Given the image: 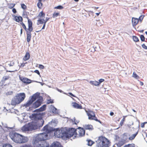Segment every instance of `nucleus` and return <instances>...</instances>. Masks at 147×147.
<instances>
[{
  "mask_svg": "<svg viewBox=\"0 0 147 147\" xmlns=\"http://www.w3.org/2000/svg\"><path fill=\"white\" fill-rule=\"evenodd\" d=\"M47 22L44 19H43V23H44V24L45 25Z\"/></svg>",
  "mask_w": 147,
  "mask_h": 147,
  "instance_id": "59",
  "label": "nucleus"
},
{
  "mask_svg": "<svg viewBox=\"0 0 147 147\" xmlns=\"http://www.w3.org/2000/svg\"><path fill=\"white\" fill-rule=\"evenodd\" d=\"M18 100H20V102L22 101L25 97V94L24 93H20L18 94L17 96H16Z\"/></svg>",
  "mask_w": 147,
  "mask_h": 147,
  "instance_id": "10",
  "label": "nucleus"
},
{
  "mask_svg": "<svg viewBox=\"0 0 147 147\" xmlns=\"http://www.w3.org/2000/svg\"><path fill=\"white\" fill-rule=\"evenodd\" d=\"M14 64V63H11L10 64H9V65L10 66H12Z\"/></svg>",
  "mask_w": 147,
  "mask_h": 147,
  "instance_id": "56",
  "label": "nucleus"
},
{
  "mask_svg": "<svg viewBox=\"0 0 147 147\" xmlns=\"http://www.w3.org/2000/svg\"><path fill=\"white\" fill-rule=\"evenodd\" d=\"M125 146H127V147H134L135 145L134 144H128L127 145H125Z\"/></svg>",
  "mask_w": 147,
  "mask_h": 147,
  "instance_id": "40",
  "label": "nucleus"
},
{
  "mask_svg": "<svg viewBox=\"0 0 147 147\" xmlns=\"http://www.w3.org/2000/svg\"><path fill=\"white\" fill-rule=\"evenodd\" d=\"M85 128L86 129H92V126L91 125H87L85 126Z\"/></svg>",
  "mask_w": 147,
  "mask_h": 147,
  "instance_id": "29",
  "label": "nucleus"
},
{
  "mask_svg": "<svg viewBox=\"0 0 147 147\" xmlns=\"http://www.w3.org/2000/svg\"><path fill=\"white\" fill-rule=\"evenodd\" d=\"M9 136L13 141L17 143H24L28 140V139L27 137L23 136L16 132L10 133Z\"/></svg>",
  "mask_w": 147,
  "mask_h": 147,
  "instance_id": "3",
  "label": "nucleus"
},
{
  "mask_svg": "<svg viewBox=\"0 0 147 147\" xmlns=\"http://www.w3.org/2000/svg\"><path fill=\"white\" fill-rule=\"evenodd\" d=\"M88 119H91V118L95 116V113L92 111H90L89 113H88Z\"/></svg>",
  "mask_w": 147,
  "mask_h": 147,
  "instance_id": "21",
  "label": "nucleus"
},
{
  "mask_svg": "<svg viewBox=\"0 0 147 147\" xmlns=\"http://www.w3.org/2000/svg\"><path fill=\"white\" fill-rule=\"evenodd\" d=\"M45 25L43 24L42 27L41 29V30L44 29H45Z\"/></svg>",
  "mask_w": 147,
  "mask_h": 147,
  "instance_id": "60",
  "label": "nucleus"
},
{
  "mask_svg": "<svg viewBox=\"0 0 147 147\" xmlns=\"http://www.w3.org/2000/svg\"><path fill=\"white\" fill-rule=\"evenodd\" d=\"M110 114L111 116H113L114 115V113L113 112H111L110 113Z\"/></svg>",
  "mask_w": 147,
  "mask_h": 147,
  "instance_id": "61",
  "label": "nucleus"
},
{
  "mask_svg": "<svg viewBox=\"0 0 147 147\" xmlns=\"http://www.w3.org/2000/svg\"><path fill=\"white\" fill-rule=\"evenodd\" d=\"M34 72L37 73L39 75L40 74L39 71L38 70H36L34 71Z\"/></svg>",
  "mask_w": 147,
  "mask_h": 147,
  "instance_id": "53",
  "label": "nucleus"
},
{
  "mask_svg": "<svg viewBox=\"0 0 147 147\" xmlns=\"http://www.w3.org/2000/svg\"><path fill=\"white\" fill-rule=\"evenodd\" d=\"M69 94L71 96H73V97H75V96L73 94H72L71 93V92H69Z\"/></svg>",
  "mask_w": 147,
  "mask_h": 147,
  "instance_id": "58",
  "label": "nucleus"
},
{
  "mask_svg": "<svg viewBox=\"0 0 147 147\" xmlns=\"http://www.w3.org/2000/svg\"><path fill=\"white\" fill-rule=\"evenodd\" d=\"M53 130H51L50 132H51L52 131H55L54 132V134L56 137L57 138H66V136H67L66 133V128H62L60 129L57 128L56 129H55L54 128H53Z\"/></svg>",
  "mask_w": 147,
  "mask_h": 147,
  "instance_id": "5",
  "label": "nucleus"
},
{
  "mask_svg": "<svg viewBox=\"0 0 147 147\" xmlns=\"http://www.w3.org/2000/svg\"><path fill=\"white\" fill-rule=\"evenodd\" d=\"M39 68L41 69H43L44 68V66L42 65H39Z\"/></svg>",
  "mask_w": 147,
  "mask_h": 147,
  "instance_id": "52",
  "label": "nucleus"
},
{
  "mask_svg": "<svg viewBox=\"0 0 147 147\" xmlns=\"http://www.w3.org/2000/svg\"><path fill=\"white\" fill-rule=\"evenodd\" d=\"M103 22L102 21H101V22H100V20H99L97 21V22L96 23V24L98 25V26H100L101 25H102Z\"/></svg>",
  "mask_w": 147,
  "mask_h": 147,
  "instance_id": "37",
  "label": "nucleus"
},
{
  "mask_svg": "<svg viewBox=\"0 0 147 147\" xmlns=\"http://www.w3.org/2000/svg\"><path fill=\"white\" fill-rule=\"evenodd\" d=\"M97 147H109V140L103 136L99 137L96 141Z\"/></svg>",
  "mask_w": 147,
  "mask_h": 147,
  "instance_id": "4",
  "label": "nucleus"
},
{
  "mask_svg": "<svg viewBox=\"0 0 147 147\" xmlns=\"http://www.w3.org/2000/svg\"><path fill=\"white\" fill-rule=\"evenodd\" d=\"M22 33V28H21L20 30V34H21V35Z\"/></svg>",
  "mask_w": 147,
  "mask_h": 147,
  "instance_id": "64",
  "label": "nucleus"
},
{
  "mask_svg": "<svg viewBox=\"0 0 147 147\" xmlns=\"http://www.w3.org/2000/svg\"><path fill=\"white\" fill-rule=\"evenodd\" d=\"M128 138L127 134L126 133H124L123 134L121 139L125 142L127 140Z\"/></svg>",
  "mask_w": 147,
  "mask_h": 147,
  "instance_id": "22",
  "label": "nucleus"
},
{
  "mask_svg": "<svg viewBox=\"0 0 147 147\" xmlns=\"http://www.w3.org/2000/svg\"><path fill=\"white\" fill-rule=\"evenodd\" d=\"M140 84L141 86H143V83L142 82H140Z\"/></svg>",
  "mask_w": 147,
  "mask_h": 147,
  "instance_id": "62",
  "label": "nucleus"
},
{
  "mask_svg": "<svg viewBox=\"0 0 147 147\" xmlns=\"http://www.w3.org/2000/svg\"><path fill=\"white\" fill-rule=\"evenodd\" d=\"M144 17V16L141 15L139 18V20L140 21H142Z\"/></svg>",
  "mask_w": 147,
  "mask_h": 147,
  "instance_id": "47",
  "label": "nucleus"
},
{
  "mask_svg": "<svg viewBox=\"0 0 147 147\" xmlns=\"http://www.w3.org/2000/svg\"><path fill=\"white\" fill-rule=\"evenodd\" d=\"M19 101L17 98V97L15 96L11 100V105H16L17 104H19L20 103Z\"/></svg>",
  "mask_w": 147,
  "mask_h": 147,
  "instance_id": "12",
  "label": "nucleus"
},
{
  "mask_svg": "<svg viewBox=\"0 0 147 147\" xmlns=\"http://www.w3.org/2000/svg\"><path fill=\"white\" fill-rule=\"evenodd\" d=\"M71 120L72 121L73 123L75 124L76 125L77 124V123L79 122V120H76V121L75 117L73 119H71Z\"/></svg>",
  "mask_w": 147,
  "mask_h": 147,
  "instance_id": "30",
  "label": "nucleus"
},
{
  "mask_svg": "<svg viewBox=\"0 0 147 147\" xmlns=\"http://www.w3.org/2000/svg\"><path fill=\"white\" fill-rule=\"evenodd\" d=\"M20 24L22 26L23 28L25 30L26 32H27V31H28V29H27L26 28L25 25L22 22Z\"/></svg>",
  "mask_w": 147,
  "mask_h": 147,
  "instance_id": "33",
  "label": "nucleus"
},
{
  "mask_svg": "<svg viewBox=\"0 0 147 147\" xmlns=\"http://www.w3.org/2000/svg\"><path fill=\"white\" fill-rule=\"evenodd\" d=\"M13 92L12 91H9L7 92L6 93V94L7 95H11L13 94Z\"/></svg>",
  "mask_w": 147,
  "mask_h": 147,
  "instance_id": "42",
  "label": "nucleus"
},
{
  "mask_svg": "<svg viewBox=\"0 0 147 147\" xmlns=\"http://www.w3.org/2000/svg\"><path fill=\"white\" fill-rule=\"evenodd\" d=\"M147 123V122H146L142 123L141 124V127H142V128L144 127V125H145V124Z\"/></svg>",
  "mask_w": 147,
  "mask_h": 147,
  "instance_id": "49",
  "label": "nucleus"
},
{
  "mask_svg": "<svg viewBox=\"0 0 147 147\" xmlns=\"http://www.w3.org/2000/svg\"><path fill=\"white\" fill-rule=\"evenodd\" d=\"M30 55L29 53L28 52H27L24 57L23 59L24 60L26 61L28 60L30 58Z\"/></svg>",
  "mask_w": 147,
  "mask_h": 147,
  "instance_id": "23",
  "label": "nucleus"
},
{
  "mask_svg": "<svg viewBox=\"0 0 147 147\" xmlns=\"http://www.w3.org/2000/svg\"><path fill=\"white\" fill-rule=\"evenodd\" d=\"M87 144L89 146H91L94 143V142L90 140H87Z\"/></svg>",
  "mask_w": 147,
  "mask_h": 147,
  "instance_id": "28",
  "label": "nucleus"
},
{
  "mask_svg": "<svg viewBox=\"0 0 147 147\" xmlns=\"http://www.w3.org/2000/svg\"><path fill=\"white\" fill-rule=\"evenodd\" d=\"M90 82L92 85H94L96 86H98L99 85L98 82L96 81H90Z\"/></svg>",
  "mask_w": 147,
  "mask_h": 147,
  "instance_id": "26",
  "label": "nucleus"
},
{
  "mask_svg": "<svg viewBox=\"0 0 147 147\" xmlns=\"http://www.w3.org/2000/svg\"><path fill=\"white\" fill-rule=\"evenodd\" d=\"M56 89L59 92H62L63 93V91H62V90H60L59 89H58V88H56Z\"/></svg>",
  "mask_w": 147,
  "mask_h": 147,
  "instance_id": "55",
  "label": "nucleus"
},
{
  "mask_svg": "<svg viewBox=\"0 0 147 147\" xmlns=\"http://www.w3.org/2000/svg\"><path fill=\"white\" fill-rule=\"evenodd\" d=\"M44 115L43 113L42 112L32 114L31 117L35 120H36V121H32L25 125L22 127V130L23 131H30L39 129L44 123V120L42 118Z\"/></svg>",
  "mask_w": 147,
  "mask_h": 147,
  "instance_id": "2",
  "label": "nucleus"
},
{
  "mask_svg": "<svg viewBox=\"0 0 147 147\" xmlns=\"http://www.w3.org/2000/svg\"><path fill=\"white\" fill-rule=\"evenodd\" d=\"M53 103V100H52L51 99L48 100L47 102V103L48 104H49L50 103Z\"/></svg>",
  "mask_w": 147,
  "mask_h": 147,
  "instance_id": "46",
  "label": "nucleus"
},
{
  "mask_svg": "<svg viewBox=\"0 0 147 147\" xmlns=\"http://www.w3.org/2000/svg\"><path fill=\"white\" fill-rule=\"evenodd\" d=\"M3 147H12V146L8 144H5L3 145Z\"/></svg>",
  "mask_w": 147,
  "mask_h": 147,
  "instance_id": "41",
  "label": "nucleus"
},
{
  "mask_svg": "<svg viewBox=\"0 0 147 147\" xmlns=\"http://www.w3.org/2000/svg\"><path fill=\"white\" fill-rule=\"evenodd\" d=\"M28 30L30 32H32L33 30V28L32 27V21L30 19L28 20Z\"/></svg>",
  "mask_w": 147,
  "mask_h": 147,
  "instance_id": "14",
  "label": "nucleus"
},
{
  "mask_svg": "<svg viewBox=\"0 0 147 147\" xmlns=\"http://www.w3.org/2000/svg\"><path fill=\"white\" fill-rule=\"evenodd\" d=\"M138 131L135 134H133L129 138V139L130 140H133L135 138V137L137 136V135L138 134Z\"/></svg>",
  "mask_w": 147,
  "mask_h": 147,
  "instance_id": "25",
  "label": "nucleus"
},
{
  "mask_svg": "<svg viewBox=\"0 0 147 147\" xmlns=\"http://www.w3.org/2000/svg\"><path fill=\"white\" fill-rule=\"evenodd\" d=\"M66 133L67 136H66V138H68L71 137L73 135L76 134V135L78 134L77 131L74 128H71L70 129L67 131L66 129Z\"/></svg>",
  "mask_w": 147,
  "mask_h": 147,
  "instance_id": "7",
  "label": "nucleus"
},
{
  "mask_svg": "<svg viewBox=\"0 0 147 147\" xmlns=\"http://www.w3.org/2000/svg\"><path fill=\"white\" fill-rule=\"evenodd\" d=\"M104 80H104L103 79H99V82H98L99 85L100 84V83H102V82H103V81H104Z\"/></svg>",
  "mask_w": 147,
  "mask_h": 147,
  "instance_id": "50",
  "label": "nucleus"
},
{
  "mask_svg": "<svg viewBox=\"0 0 147 147\" xmlns=\"http://www.w3.org/2000/svg\"><path fill=\"white\" fill-rule=\"evenodd\" d=\"M40 94V93L38 92H36L31 97L30 99L26 103L24 104V106L26 107L29 106L39 97Z\"/></svg>",
  "mask_w": 147,
  "mask_h": 147,
  "instance_id": "6",
  "label": "nucleus"
},
{
  "mask_svg": "<svg viewBox=\"0 0 147 147\" xmlns=\"http://www.w3.org/2000/svg\"><path fill=\"white\" fill-rule=\"evenodd\" d=\"M9 78V77L8 76H4L2 79L1 81L2 82H4L5 80H8Z\"/></svg>",
  "mask_w": 147,
  "mask_h": 147,
  "instance_id": "35",
  "label": "nucleus"
},
{
  "mask_svg": "<svg viewBox=\"0 0 147 147\" xmlns=\"http://www.w3.org/2000/svg\"><path fill=\"white\" fill-rule=\"evenodd\" d=\"M125 142L122 140L119 141L118 143H116L113 147H120L122 146Z\"/></svg>",
  "mask_w": 147,
  "mask_h": 147,
  "instance_id": "15",
  "label": "nucleus"
},
{
  "mask_svg": "<svg viewBox=\"0 0 147 147\" xmlns=\"http://www.w3.org/2000/svg\"><path fill=\"white\" fill-rule=\"evenodd\" d=\"M142 47L144 49H147V46H146L144 44H143L142 45Z\"/></svg>",
  "mask_w": 147,
  "mask_h": 147,
  "instance_id": "51",
  "label": "nucleus"
},
{
  "mask_svg": "<svg viewBox=\"0 0 147 147\" xmlns=\"http://www.w3.org/2000/svg\"><path fill=\"white\" fill-rule=\"evenodd\" d=\"M21 7L24 9H25L26 8V6L24 4H22L21 5Z\"/></svg>",
  "mask_w": 147,
  "mask_h": 147,
  "instance_id": "44",
  "label": "nucleus"
},
{
  "mask_svg": "<svg viewBox=\"0 0 147 147\" xmlns=\"http://www.w3.org/2000/svg\"><path fill=\"white\" fill-rule=\"evenodd\" d=\"M19 78L20 80L24 83L29 84L31 82V80L28 78L21 77L19 76Z\"/></svg>",
  "mask_w": 147,
  "mask_h": 147,
  "instance_id": "11",
  "label": "nucleus"
},
{
  "mask_svg": "<svg viewBox=\"0 0 147 147\" xmlns=\"http://www.w3.org/2000/svg\"><path fill=\"white\" fill-rule=\"evenodd\" d=\"M31 32L27 31L26 32L27 34V42H29L30 40V38L31 37Z\"/></svg>",
  "mask_w": 147,
  "mask_h": 147,
  "instance_id": "20",
  "label": "nucleus"
},
{
  "mask_svg": "<svg viewBox=\"0 0 147 147\" xmlns=\"http://www.w3.org/2000/svg\"><path fill=\"white\" fill-rule=\"evenodd\" d=\"M140 38L142 41H145V38L143 35H141L140 36Z\"/></svg>",
  "mask_w": 147,
  "mask_h": 147,
  "instance_id": "38",
  "label": "nucleus"
},
{
  "mask_svg": "<svg viewBox=\"0 0 147 147\" xmlns=\"http://www.w3.org/2000/svg\"><path fill=\"white\" fill-rule=\"evenodd\" d=\"M72 106L75 108L77 109H81L82 106L76 102H74L72 103Z\"/></svg>",
  "mask_w": 147,
  "mask_h": 147,
  "instance_id": "16",
  "label": "nucleus"
},
{
  "mask_svg": "<svg viewBox=\"0 0 147 147\" xmlns=\"http://www.w3.org/2000/svg\"><path fill=\"white\" fill-rule=\"evenodd\" d=\"M41 1H38V3L37 4V6L39 8H40L42 5V3H41Z\"/></svg>",
  "mask_w": 147,
  "mask_h": 147,
  "instance_id": "34",
  "label": "nucleus"
},
{
  "mask_svg": "<svg viewBox=\"0 0 147 147\" xmlns=\"http://www.w3.org/2000/svg\"><path fill=\"white\" fill-rule=\"evenodd\" d=\"M12 11L14 13H16V9L15 8H13Z\"/></svg>",
  "mask_w": 147,
  "mask_h": 147,
  "instance_id": "54",
  "label": "nucleus"
},
{
  "mask_svg": "<svg viewBox=\"0 0 147 147\" xmlns=\"http://www.w3.org/2000/svg\"><path fill=\"white\" fill-rule=\"evenodd\" d=\"M92 119L94 120L97 122H99L100 123H101V122L99 120H98L97 118V117L95 116H95H93L92 118H91V119Z\"/></svg>",
  "mask_w": 147,
  "mask_h": 147,
  "instance_id": "31",
  "label": "nucleus"
},
{
  "mask_svg": "<svg viewBox=\"0 0 147 147\" xmlns=\"http://www.w3.org/2000/svg\"><path fill=\"white\" fill-rule=\"evenodd\" d=\"M46 106L45 105H43L40 108L35 110L34 111V112H37L36 113L38 112H40L45 110L46 109Z\"/></svg>",
  "mask_w": 147,
  "mask_h": 147,
  "instance_id": "13",
  "label": "nucleus"
},
{
  "mask_svg": "<svg viewBox=\"0 0 147 147\" xmlns=\"http://www.w3.org/2000/svg\"><path fill=\"white\" fill-rule=\"evenodd\" d=\"M55 8L57 9H62L63 8V7L61 5H59L55 7Z\"/></svg>",
  "mask_w": 147,
  "mask_h": 147,
  "instance_id": "39",
  "label": "nucleus"
},
{
  "mask_svg": "<svg viewBox=\"0 0 147 147\" xmlns=\"http://www.w3.org/2000/svg\"><path fill=\"white\" fill-rule=\"evenodd\" d=\"M45 14L42 11L40 12L38 15L37 16V18H45Z\"/></svg>",
  "mask_w": 147,
  "mask_h": 147,
  "instance_id": "24",
  "label": "nucleus"
},
{
  "mask_svg": "<svg viewBox=\"0 0 147 147\" xmlns=\"http://www.w3.org/2000/svg\"><path fill=\"white\" fill-rule=\"evenodd\" d=\"M133 39L134 41L136 42L138 41L139 40L138 38L136 36H133Z\"/></svg>",
  "mask_w": 147,
  "mask_h": 147,
  "instance_id": "36",
  "label": "nucleus"
},
{
  "mask_svg": "<svg viewBox=\"0 0 147 147\" xmlns=\"http://www.w3.org/2000/svg\"><path fill=\"white\" fill-rule=\"evenodd\" d=\"M49 18H48L47 17L46 18L45 20L47 22L49 20Z\"/></svg>",
  "mask_w": 147,
  "mask_h": 147,
  "instance_id": "63",
  "label": "nucleus"
},
{
  "mask_svg": "<svg viewBox=\"0 0 147 147\" xmlns=\"http://www.w3.org/2000/svg\"><path fill=\"white\" fill-rule=\"evenodd\" d=\"M139 20L138 18H132V22L133 26H135L138 22Z\"/></svg>",
  "mask_w": 147,
  "mask_h": 147,
  "instance_id": "17",
  "label": "nucleus"
},
{
  "mask_svg": "<svg viewBox=\"0 0 147 147\" xmlns=\"http://www.w3.org/2000/svg\"><path fill=\"white\" fill-rule=\"evenodd\" d=\"M52 112L54 113H57V109L53 107V109H52Z\"/></svg>",
  "mask_w": 147,
  "mask_h": 147,
  "instance_id": "45",
  "label": "nucleus"
},
{
  "mask_svg": "<svg viewBox=\"0 0 147 147\" xmlns=\"http://www.w3.org/2000/svg\"><path fill=\"white\" fill-rule=\"evenodd\" d=\"M37 100L33 104L32 107L36 108L39 107L42 103L43 98L41 96H40L36 99Z\"/></svg>",
  "mask_w": 147,
  "mask_h": 147,
  "instance_id": "8",
  "label": "nucleus"
},
{
  "mask_svg": "<svg viewBox=\"0 0 147 147\" xmlns=\"http://www.w3.org/2000/svg\"><path fill=\"white\" fill-rule=\"evenodd\" d=\"M37 21L38 22L37 24V25L42 24H43V18H38V19L37 20Z\"/></svg>",
  "mask_w": 147,
  "mask_h": 147,
  "instance_id": "27",
  "label": "nucleus"
},
{
  "mask_svg": "<svg viewBox=\"0 0 147 147\" xmlns=\"http://www.w3.org/2000/svg\"><path fill=\"white\" fill-rule=\"evenodd\" d=\"M49 147V146H48ZM50 147H61L60 144L58 142H53Z\"/></svg>",
  "mask_w": 147,
  "mask_h": 147,
  "instance_id": "19",
  "label": "nucleus"
},
{
  "mask_svg": "<svg viewBox=\"0 0 147 147\" xmlns=\"http://www.w3.org/2000/svg\"><path fill=\"white\" fill-rule=\"evenodd\" d=\"M132 77L136 79H138L139 78V77L134 72L133 74Z\"/></svg>",
  "mask_w": 147,
  "mask_h": 147,
  "instance_id": "32",
  "label": "nucleus"
},
{
  "mask_svg": "<svg viewBox=\"0 0 147 147\" xmlns=\"http://www.w3.org/2000/svg\"><path fill=\"white\" fill-rule=\"evenodd\" d=\"M125 120V118H123L121 120L120 122V125L121 126H122L123 124V121H124Z\"/></svg>",
  "mask_w": 147,
  "mask_h": 147,
  "instance_id": "48",
  "label": "nucleus"
},
{
  "mask_svg": "<svg viewBox=\"0 0 147 147\" xmlns=\"http://www.w3.org/2000/svg\"><path fill=\"white\" fill-rule=\"evenodd\" d=\"M76 130L77 131L78 134L76 135V136H77V137L78 136L82 137L84 135L85 131L83 129L79 127L78 129Z\"/></svg>",
  "mask_w": 147,
  "mask_h": 147,
  "instance_id": "9",
  "label": "nucleus"
},
{
  "mask_svg": "<svg viewBox=\"0 0 147 147\" xmlns=\"http://www.w3.org/2000/svg\"><path fill=\"white\" fill-rule=\"evenodd\" d=\"M14 20L17 22H19L20 21L22 22L23 19L22 17L20 16H14Z\"/></svg>",
  "mask_w": 147,
  "mask_h": 147,
  "instance_id": "18",
  "label": "nucleus"
},
{
  "mask_svg": "<svg viewBox=\"0 0 147 147\" xmlns=\"http://www.w3.org/2000/svg\"><path fill=\"white\" fill-rule=\"evenodd\" d=\"M59 13H55L53 14V18H55V17H57V16Z\"/></svg>",
  "mask_w": 147,
  "mask_h": 147,
  "instance_id": "43",
  "label": "nucleus"
},
{
  "mask_svg": "<svg viewBox=\"0 0 147 147\" xmlns=\"http://www.w3.org/2000/svg\"><path fill=\"white\" fill-rule=\"evenodd\" d=\"M15 5V4H11L10 6L11 7V8L13 7Z\"/></svg>",
  "mask_w": 147,
  "mask_h": 147,
  "instance_id": "57",
  "label": "nucleus"
},
{
  "mask_svg": "<svg viewBox=\"0 0 147 147\" xmlns=\"http://www.w3.org/2000/svg\"><path fill=\"white\" fill-rule=\"evenodd\" d=\"M48 124L45 126L42 130L43 133L38 134L33 138V144L34 147H48L49 143L45 140L49 138L48 134L53 130Z\"/></svg>",
  "mask_w": 147,
  "mask_h": 147,
  "instance_id": "1",
  "label": "nucleus"
}]
</instances>
